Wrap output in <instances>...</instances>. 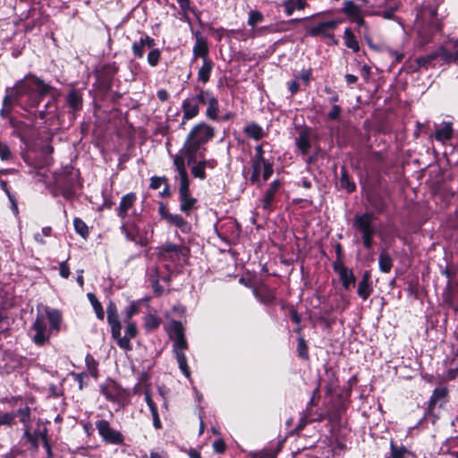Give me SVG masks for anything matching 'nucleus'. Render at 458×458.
Here are the masks:
<instances>
[{
	"label": "nucleus",
	"instance_id": "f257e3e1",
	"mask_svg": "<svg viewBox=\"0 0 458 458\" xmlns=\"http://www.w3.org/2000/svg\"><path fill=\"white\" fill-rule=\"evenodd\" d=\"M214 136L215 130L212 126L203 122L196 124L187 135L179 154L175 156H182L183 159H187L188 164L195 163L198 155L202 157V154H199L201 146L208 142Z\"/></svg>",
	"mask_w": 458,
	"mask_h": 458
},
{
	"label": "nucleus",
	"instance_id": "f03ea898",
	"mask_svg": "<svg viewBox=\"0 0 458 458\" xmlns=\"http://www.w3.org/2000/svg\"><path fill=\"white\" fill-rule=\"evenodd\" d=\"M169 334L174 338V352L179 368L187 377H190V369L187 365L186 356L182 352L188 347L182 323L175 320L172 321L169 326Z\"/></svg>",
	"mask_w": 458,
	"mask_h": 458
},
{
	"label": "nucleus",
	"instance_id": "7ed1b4c3",
	"mask_svg": "<svg viewBox=\"0 0 458 458\" xmlns=\"http://www.w3.org/2000/svg\"><path fill=\"white\" fill-rule=\"evenodd\" d=\"M376 216L372 212H366L361 215H355L352 226L361 233L363 245L370 249L373 243V236L376 233L374 221Z\"/></svg>",
	"mask_w": 458,
	"mask_h": 458
},
{
	"label": "nucleus",
	"instance_id": "20e7f679",
	"mask_svg": "<svg viewBox=\"0 0 458 458\" xmlns=\"http://www.w3.org/2000/svg\"><path fill=\"white\" fill-rule=\"evenodd\" d=\"M121 230L128 240L141 246H146L152 237V231H148L145 226H141L140 221L123 222L121 225Z\"/></svg>",
	"mask_w": 458,
	"mask_h": 458
},
{
	"label": "nucleus",
	"instance_id": "39448f33",
	"mask_svg": "<svg viewBox=\"0 0 458 458\" xmlns=\"http://www.w3.org/2000/svg\"><path fill=\"white\" fill-rule=\"evenodd\" d=\"M31 329L35 332L32 336V340L37 345H43L48 342L50 338V330L47 327V322L44 316H37Z\"/></svg>",
	"mask_w": 458,
	"mask_h": 458
},
{
	"label": "nucleus",
	"instance_id": "423d86ee",
	"mask_svg": "<svg viewBox=\"0 0 458 458\" xmlns=\"http://www.w3.org/2000/svg\"><path fill=\"white\" fill-rule=\"evenodd\" d=\"M159 250V255L162 259L172 261H180L182 257H186L188 251L183 246L168 242L161 246Z\"/></svg>",
	"mask_w": 458,
	"mask_h": 458
},
{
	"label": "nucleus",
	"instance_id": "0eeeda50",
	"mask_svg": "<svg viewBox=\"0 0 458 458\" xmlns=\"http://www.w3.org/2000/svg\"><path fill=\"white\" fill-rule=\"evenodd\" d=\"M174 165L179 174L180 186H179V196L190 194L189 189V177L186 171L184 159L182 156L173 157Z\"/></svg>",
	"mask_w": 458,
	"mask_h": 458
},
{
	"label": "nucleus",
	"instance_id": "6e6552de",
	"mask_svg": "<svg viewBox=\"0 0 458 458\" xmlns=\"http://www.w3.org/2000/svg\"><path fill=\"white\" fill-rule=\"evenodd\" d=\"M96 427L99 435L107 442L112 444H121L123 442V436L120 432L113 429L108 421L105 420H98Z\"/></svg>",
	"mask_w": 458,
	"mask_h": 458
},
{
	"label": "nucleus",
	"instance_id": "1a4fd4ad",
	"mask_svg": "<svg viewBox=\"0 0 458 458\" xmlns=\"http://www.w3.org/2000/svg\"><path fill=\"white\" fill-rule=\"evenodd\" d=\"M260 174H262L263 181H267L273 174L272 164L270 162L254 160L252 163V174L250 176V182L252 183H259Z\"/></svg>",
	"mask_w": 458,
	"mask_h": 458
},
{
	"label": "nucleus",
	"instance_id": "9d476101",
	"mask_svg": "<svg viewBox=\"0 0 458 458\" xmlns=\"http://www.w3.org/2000/svg\"><path fill=\"white\" fill-rule=\"evenodd\" d=\"M29 84H27L24 81H20L15 89H13V92L5 95L3 100V106H8L14 101L15 99L21 98L23 95L28 94L30 91L33 90Z\"/></svg>",
	"mask_w": 458,
	"mask_h": 458
},
{
	"label": "nucleus",
	"instance_id": "9b49d317",
	"mask_svg": "<svg viewBox=\"0 0 458 458\" xmlns=\"http://www.w3.org/2000/svg\"><path fill=\"white\" fill-rule=\"evenodd\" d=\"M156 46L155 40L148 35L141 37L140 40L133 42L131 49L137 58H142L146 48H153Z\"/></svg>",
	"mask_w": 458,
	"mask_h": 458
},
{
	"label": "nucleus",
	"instance_id": "f8f14e48",
	"mask_svg": "<svg viewBox=\"0 0 458 458\" xmlns=\"http://www.w3.org/2000/svg\"><path fill=\"white\" fill-rule=\"evenodd\" d=\"M107 321L111 327L113 337H118L121 335V323L119 321L116 307L114 303H109L106 309Z\"/></svg>",
	"mask_w": 458,
	"mask_h": 458
},
{
	"label": "nucleus",
	"instance_id": "ddd939ff",
	"mask_svg": "<svg viewBox=\"0 0 458 458\" xmlns=\"http://www.w3.org/2000/svg\"><path fill=\"white\" fill-rule=\"evenodd\" d=\"M335 270L338 273L342 284L345 290H350L354 286L355 276L351 269L342 264H335Z\"/></svg>",
	"mask_w": 458,
	"mask_h": 458
},
{
	"label": "nucleus",
	"instance_id": "4468645a",
	"mask_svg": "<svg viewBox=\"0 0 458 458\" xmlns=\"http://www.w3.org/2000/svg\"><path fill=\"white\" fill-rule=\"evenodd\" d=\"M135 201L136 195L133 192L123 196L117 210L118 216L125 219L129 216V211L132 208Z\"/></svg>",
	"mask_w": 458,
	"mask_h": 458
},
{
	"label": "nucleus",
	"instance_id": "2eb2a0df",
	"mask_svg": "<svg viewBox=\"0 0 458 458\" xmlns=\"http://www.w3.org/2000/svg\"><path fill=\"white\" fill-rule=\"evenodd\" d=\"M182 109L183 113L182 124H184L186 121L196 117L199 112V107L195 103V100H192L191 97L183 100Z\"/></svg>",
	"mask_w": 458,
	"mask_h": 458
},
{
	"label": "nucleus",
	"instance_id": "dca6fc26",
	"mask_svg": "<svg viewBox=\"0 0 458 458\" xmlns=\"http://www.w3.org/2000/svg\"><path fill=\"white\" fill-rule=\"evenodd\" d=\"M337 26V21H327L319 23L318 25L312 27L310 30V35L316 36H324V37H331L330 32L334 30Z\"/></svg>",
	"mask_w": 458,
	"mask_h": 458
},
{
	"label": "nucleus",
	"instance_id": "f3484780",
	"mask_svg": "<svg viewBox=\"0 0 458 458\" xmlns=\"http://www.w3.org/2000/svg\"><path fill=\"white\" fill-rule=\"evenodd\" d=\"M372 293V286L370 284V273L365 271L362 278L358 284L357 293L362 300H367Z\"/></svg>",
	"mask_w": 458,
	"mask_h": 458
},
{
	"label": "nucleus",
	"instance_id": "a211bd4d",
	"mask_svg": "<svg viewBox=\"0 0 458 458\" xmlns=\"http://www.w3.org/2000/svg\"><path fill=\"white\" fill-rule=\"evenodd\" d=\"M253 293L260 302L267 305L273 303L276 299L274 291L267 286L254 289Z\"/></svg>",
	"mask_w": 458,
	"mask_h": 458
},
{
	"label": "nucleus",
	"instance_id": "6ab92c4d",
	"mask_svg": "<svg viewBox=\"0 0 458 458\" xmlns=\"http://www.w3.org/2000/svg\"><path fill=\"white\" fill-rule=\"evenodd\" d=\"M213 68V63L208 58H204L203 64L198 72V80L203 84L209 81L210 73Z\"/></svg>",
	"mask_w": 458,
	"mask_h": 458
},
{
	"label": "nucleus",
	"instance_id": "aec40b11",
	"mask_svg": "<svg viewBox=\"0 0 458 458\" xmlns=\"http://www.w3.org/2000/svg\"><path fill=\"white\" fill-rule=\"evenodd\" d=\"M208 53V47L207 41L200 36H197L196 43L193 47V56L194 58L202 57L207 58Z\"/></svg>",
	"mask_w": 458,
	"mask_h": 458
},
{
	"label": "nucleus",
	"instance_id": "412c9836",
	"mask_svg": "<svg viewBox=\"0 0 458 458\" xmlns=\"http://www.w3.org/2000/svg\"><path fill=\"white\" fill-rule=\"evenodd\" d=\"M191 168V174L194 177L199 178L200 180H204L206 178L205 168L207 166H213V163L205 159H202L197 163Z\"/></svg>",
	"mask_w": 458,
	"mask_h": 458
},
{
	"label": "nucleus",
	"instance_id": "4be33fe9",
	"mask_svg": "<svg viewBox=\"0 0 458 458\" xmlns=\"http://www.w3.org/2000/svg\"><path fill=\"white\" fill-rule=\"evenodd\" d=\"M197 94L191 96L192 100H195V103L198 106L199 105H207L210 102L211 98L214 96L212 92L209 90H204L202 89H196Z\"/></svg>",
	"mask_w": 458,
	"mask_h": 458
},
{
	"label": "nucleus",
	"instance_id": "5701e85b",
	"mask_svg": "<svg viewBox=\"0 0 458 458\" xmlns=\"http://www.w3.org/2000/svg\"><path fill=\"white\" fill-rule=\"evenodd\" d=\"M180 199V210L185 214H189L193 208L197 199L190 196V194L179 196Z\"/></svg>",
	"mask_w": 458,
	"mask_h": 458
},
{
	"label": "nucleus",
	"instance_id": "b1692460",
	"mask_svg": "<svg viewBox=\"0 0 458 458\" xmlns=\"http://www.w3.org/2000/svg\"><path fill=\"white\" fill-rule=\"evenodd\" d=\"M296 144L298 148L301 151L302 154H307L310 148V135L306 130H303L300 132L298 138L296 139Z\"/></svg>",
	"mask_w": 458,
	"mask_h": 458
},
{
	"label": "nucleus",
	"instance_id": "393cba45",
	"mask_svg": "<svg viewBox=\"0 0 458 458\" xmlns=\"http://www.w3.org/2000/svg\"><path fill=\"white\" fill-rule=\"evenodd\" d=\"M244 132L251 139L259 140L265 136L264 130L257 123H250L244 128Z\"/></svg>",
	"mask_w": 458,
	"mask_h": 458
},
{
	"label": "nucleus",
	"instance_id": "a878e982",
	"mask_svg": "<svg viewBox=\"0 0 458 458\" xmlns=\"http://www.w3.org/2000/svg\"><path fill=\"white\" fill-rule=\"evenodd\" d=\"M164 218L172 225H174L182 231H185L188 228L187 222L183 219L181 215H173L170 213H164Z\"/></svg>",
	"mask_w": 458,
	"mask_h": 458
},
{
	"label": "nucleus",
	"instance_id": "bb28decb",
	"mask_svg": "<svg viewBox=\"0 0 458 458\" xmlns=\"http://www.w3.org/2000/svg\"><path fill=\"white\" fill-rule=\"evenodd\" d=\"M378 265H379V268L382 272H384V273L390 272L392 266H393V261H392L390 255L386 250H382L380 252L379 257H378Z\"/></svg>",
	"mask_w": 458,
	"mask_h": 458
},
{
	"label": "nucleus",
	"instance_id": "cd10ccee",
	"mask_svg": "<svg viewBox=\"0 0 458 458\" xmlns=\"http://www.w3.org/2000/svg\"><path fill=\"white\" fill-rule=\"evenodd\" d=\"M453 137V128L450 123H446L444 126L437 130L435 138L439 141H445Z\"/></svg>",
	"mask_w": 458,
	"mask_h": 458
},
{
	"label": "nucleus",
	"instance_id": "c85d7f7f",
	"mask_svg": "<svg viewBox=\"0 0 458 458\" xmlns=\"http://www.w3.org/2000/svg\"><path fill=\"white\" fill-rule=\"evenodd\" d=\"M208 108L206 111V116L211 120H216L218 118L219 113V105L217 98L213 96L210 99V102L207 104Z\"/></svg>",
	"mask_w": 458,
	"mask_h": 458
},
{
	"label": "nucleus",
	"instance_id": "c756f323",
	"mask_svg": "<svg viewBox=\"0 0 458 458\" xmlns=\"http://www.w3.org/2000/svg\"><path fill=\"white\" fill-rule=\"evenodd\" d=\"M339 184L342 189L346 190L349 193L354 191L356 188L354 182L350 180L349 175L344 168H343L341 171Z\"/></svg>",
	"mask_w": 458,
	"mask_h": 458
},
{
	"label": "nucleus",
	"instance_id": "7c9ffc66",
	"mask_svg": "<svg viewBox=\"0 0 458 458\" xmlns=\"http://www.w3.org/2000/svg\"><path fill=\"white\" fill-rule=\"evenodd\" d=\"M284 5L287 15H291L295 9L303 10L307 4L305 0H285Z\"/></svg>",
	"mask_w": 458,
	"mask_h": 458
},
{
	"label": "nucleus",
	"instance_id": "2f4dec72",
	"mask_svg": "<svg viewBox=\"0 0 458 458\" xmlns=\"http://www.w3.org/2000/svg\"><path fill=\"white\" fill-rule=\"evenodd\" d=\"M344 41L345 46L354 52H358L360 49L359 43L355 38V36L352 32L351 29H346L344 31Z\"/></svg>",
	"mask_w": 458,
	"mask_h": 458
},
{
	"label": "nucleus",
	"instance_id": "473e14b6",
	"mask_svg": "<svg viewBox=\"0 0 458 458\" xmlns=\"http://www.w3.org/2000/svg\"><path fill=\"white\" fill-rule=\"evenodd\" d=\"M344 12L351 19L358 17V15L360 13V6L353 4L352 1H345L344 3Z\"/></svg>",
	"mask_w": 458,
	"mask_h": 458
},
{
	"label": "nucleus",
	"instance_id": "72a5a7b5",
	"mask_svg": "<svg viewBox=\"0 0 458 458\" xmlns=\"http://www.w3.org/2000/svg\"><path fill=\"white\" fill-rule=\"evenodd\" d=\"M67 102L70 105V106L75 111L81 108L82 99L80 94H78L74 90H72L69 92L67 96Z\"/></svg>",
	"mask_w": 458,
	"mask_h": 458
},
{
	"label": "nucleus",
	"instance_id": "f704fd0d",
	"mask_svg": "<svg viewBox=\"0 0 458 458\" xmlns=\"http://www.w3.org/2000/svg\"><path fill=\"white\" fill-rule=\"evenodd\" d=\"M87 296L96 312L98 318L103 319L105 313L101 303L98 301L94 293H89L87 294Z\"/></svg>",
	"mask_w": 458,
	"mask_h": 458
},
{
	"label": "nucleus",
	"instance_id": "c9c22d12",
	"mask_svg": "<svg viewBox=\"0 0 458 458\" xmlns=\"http://www.w3.org/2000/svg\"><path fill=\"white\" fill-rule=\"evenodd\" d=\"M439 56V53L432 52L427 55L418 57L416 59V64L419 67L427 68L431 63L436 60Z\"/></svg>",
	"mask_w": 458,
	"mask_h": 458
},
{
	"label": "nucleus",
	"instance_id": "e433bc0d",
	"mask_svg": "<svg viewBox=\"0 0 458 458\" xmlns=\"http://www.w3.org/2000/svg\"><path fill=\"white\" fill-rule=\"evenodd\" d=\"M390 458H404L409 453L403 445H396L394 442L390 444Z\"/></svg>",
	"mask_w": 458,
	"mask_h": 458
},
{
	"label": "nucleus",
	"instance_id": "4c0bfd02",
	"mask_svg": "<svg viewBox=\"0 0 458 458\" xmlns=\"http://www.w3.org/2000/svg\"><path fill=\"white\" fill-rule=\"evenodd\" d=\"M29 77H30V75ZM31 79H32L33 84L36 87L35 89L38 92V94L40 96L47 95L49 92V90L51 89V87L49 85L46 84L42 80H40L38 78H35L33 76H31Z\"/></svg>",
	"mask_w": 458,
	"mask_h": 458
},
{
	"label": "nucleus",
	"instance_id": "58836bf2",
	"mask_svg": "<svg viewBox=\"0 0 458 458\" xmlns=\"http://www.w3.org/2000/svg\"><path fill=\"white\" fill-rule=\"evenodd\" d=\"M47 318L52 329L59 330L61 323V315L57 310H50L47 312Z\"/></svg>",
	"mask_w": 458,
	"mask_h": 458
},
{
	"label": "nucleus",
	"instance_id": "ea45409f",
	"mask_svg": "<svg viewBox=\"0 0 458 458\" xmlns=\"http://www.w3.org/2000/svg\"><path fill=\"white\" fill-rule=\"evenodd\" d=\"M73 225L75 231L83 238H86L89 235L88 226L81 219L75 218L73 220Z\"/></svg>",
	"mask_w": 458,
	"mask_h": 458
},
{
	"label": "nucleus",
	"instance_id": "a19ab883",
	"mask_svg": "<svg viewBox=\"0 0 458 458\" xmlns=\"http://www.w3.org/2000/svg\"><path fill=\"white\" fill-rule=\"evenodd\" d=\"M149 49H150V51L148 54V57H147L148 63L150 66L155 67L159 63L161 53L157 48H155V47L153 48H149Z\"/></svg>",
	"mask_w": 458,
	"mask_h": 458
},
{
	"label": "nucleus",
	"instance_id": "79ce46f5",
	"mask_svg": "<svg viewBox=\"0 0 458 458\" xmlns=\"http://www.w3.org/2000/svg\"><path fill=\"white\" fill-rule=\"evenodd\" d=\"M437 53H439V56L446 63H458L455 58V52H449L444 47H440Z\"/></svg>",
	"mask_w": 458,
	"mask_h": 458
},
{
	"label": "nucleus",
	"instance_id": "37998d69",
	"mask_svg": "<svg viewBox=\"0 0 458 458\" xmlns=\"http://www.w3.org/2000/svg\"><path fill=\"white\" fill-rule=\"evenodd\" d=\"M298 354L301 358L307 360L309 358V351L308 345L303 339V337L298 338V346H297Z\"/></svg>",
	"mask_w": 458,
	"mask_h": 458
},
{
	"label": "nucleus",
	"instance_id": "c03bdc74",
	"mask_svg": "<svg viewBox=\"0 0 458 458\" xmlns=\"http://www.w3.org/2000/svg\"><path fill=\"white\" fill-rule=\"evenodd\" d=\"M14 419H15L14 413L0 411V427L12 426L14 421Z\"/></svg>",
	"mask_w": 458,
	"mask_h": 458
},
{
	"label": "nucleus",
	"instance_id": "a18cd8bd",
	"mask_svg": "<svg viewBox=\"0 0 458 458\" xmlns=\"http://www.w3.org/2000/svg\"><path fill=\"white\" fill-rule=\"evenodd\" d=\"M447 394V390L445 388H437L434 390L433 394L429 401V409L436 403L438 399L444 398Z\"/></svg>",
	"mask_w": 458,
	"mask_h": 458
},
{
	"label": "nucleus",
	"instance_id": "49530a36",
	"mask_svg": "<svg viewBox=\"0 0 458 458\" xmlns=\"http://www.w3.org/2000/svg\"><path fill=\"white\" fill-rule=\"evenodd\" d=\"M264 19L263 14L259 11H252L250 13L248 24L254 27L256 24L261 22Z\"/></svg>",
	"mask_w": 458,
	"mask_h": 458
},
{
	"label": "nucleus",
	"instance_id": "de8ad7c7",
	"mask_svg": "<svg viewBox=\"0 0 458 458\" xmlns=\"http://www.w3.org/2000/svg\"><path fill=\"white\" fill-rule=\"evenodd\" d=\"M52 233V229L51 227L47 226V227H44L42 228L41 230V233H37L35 235H34V239L37 242L40 243V244H44L45 243V241H44V237H48L50 236Z\"/></svg>",
	"mask_w": 458,
	"mask_h": 458
},
{
	"label": "nucleus",
	"instance_id": "09e8293b",
	"mask_svg": "<svg viewBox=\"0 0 458 458\" xmlns=\"http://www.w3.org/2000/svg\"><path fill=\"white\" fill-rule=\"evenodd\" d=\"M0 158L9 160L12 158V152L6 143L0 141Z\"/></svg>",
	"mask_w": 458,
	"mask_h": 458
},
{
	"label": "nucleus",
	"instance_id": "8fccbe9b",
	"mask_svg": "<svg viewBox=\"0 0 458 458\" xmlns=\"http://www.w3.org/2000/svg\"><path fill=\"white\" fill-rule=\"evenodd\" d=\"M160 324V320L154 315H148L145 319V326L148 329H155Z\"/></svg>",
	"mask_w": 458,
	"mask_h": 458
},
{
	"label": "nucleus",
	"instance_id": "3c124183",
	"mask_svg": "<svg viewBox=\"0 0 458 458\" xmlns=\"http://www.w3.org/2000/svg\"><path fill=\"white\" fill-rule=\"evenodd\" d=\"M275 191L267 190L265 192L264 198L262 199V205L265 209H268L271 206V203L274 200Z\"/></svg>",
	"mask_w": 458,
	"mask_h": 458
},
{
	"label": "nucleus",
	"instance_id": "603ef678",
	"mask_svg": "<svg viewBox=\"0 0 458 458\" xmlns=\"http://www.w3.org/2000/svg\"><path fill=\"white\" fill-rule=\"evenodd\" d=\"M117 341V344L124 350H131V345L130 344V338L127 336L121 337V335L118 337H114Z\"/></svg>",
	"mask_w": 458,
	"mask_h": 458
},
{
	"label": "nucleus",
	"instance_id": "864d4df0",
	"mask_svg": "<svg viewBox=\"0 0 458 458\" xmlns=\"http://www.w3.org/2000/svg\"><path fill=\"white\" fill-rule=\"evenodd\" d=\"M399 5L398 4H394V5L390 6L386 10L379 13L378 14L381 15L385 19H392L394 17V13L398 9Z\"/></svg>",
	"mask_w": 458,
	"mask_h": 458
},
{
	"label": "nucleus",
	"instance_id": "5fc2aeb1",
	"mask_svg": "<svg viewBox=\"0 0 458 458\" xmlns=\"http://www.w3.org/2000/svg\"><path fill=\"white\" fill-rule=\"evenodd\" d=\"M137 335V327L136 325L133 322H129L125 328V336L129 337L130 339H132Z\"/></svg>",
	"mask_w": 458,
	"mask_h": 458
},
{
	"label": "nucleus",
	"instance_id": "6e6d98bb",
	"mask_svg": "<svg viewBox=\"0 0 458 458\" xmlns=\"http://www.w3.org/2000/svg\"><path fill=\"white\" fill-rule=\"evenodd\" d=\"M59 274L64 278H68L70 276V268L66 261H63L59 265Z\"/></svg>",
	"mask_w": 458,
	"mask_h": 458
},
{
	"label": "nucleus",
	"instance_id": "4d7b16f0",
	"mask_svg": "<svg viewBox=\"0 0 458 458\" xmlns=\"http://www.w3.org/2000/svg\"><path fill=\"white\" fill-rule=\"evenodd\" d=\"M139 309L138 306L135 303H131L126 309H125V315L126 318L129 320L131 318V317L138 312Z\"/></svg>",
	"mask_w": 458,
	"mask_h": 458
},
{
	"label": "nucleus",
	"instance_id": "13d9d810",
	"mask_svg": "<svg viewBox=\"0 0 458 458\" xmlns=\"http://www.w3.org/2000/svg\"><path fill=\"white\" fill-rule=\"evenodd\" d=\"M163 183H165V179L161 177H152L150 182V187L152 189H159Z\"/></svg>",
	"mask_w": 458,
	"mask_h": 458
},
{
	"label": "nucleus",
	"instance_id": "bf43d9fd",
	"mask_svg": "<svg viewBox=\"0 0 458 458\" xmlns=\"http://www.w3.org/2000/svg\"><path fill=\"white\" fill-rule=\"evenodd\" d=\"M341 113V107L337 105H334L328 113V118L331 120H336Z\"/></svg>",
	"mask_w": 458,
	"mask_h": 458
},
{
	"label": "nucleus",
	"instance_id": "052dcab7",
	"mask_svg": "<svg viewBox=\"0 0 458 458\" xmlns=\"http://www.w3.org/2000/svg\"><path fill=\"white\" fill-rule=\"evenodd\" d=\"M145 401L148 403V406L149 407L151 413H155V411H157V408L148 392L145 393Z\"/></svg>",
	"mask_w": 458,
	"mask_h": 458
},
{
	"label": "nucleus",
	"instance_id": "680f3d73",
	"mask_svg": "<svg viewBox=\"0 0 458 458\" xmlns=\"http://www.w3.org/2000/svg\"><path fill=\"white\" fill-rule=\"evenodd\" d=\"M18 412L21 414V421L27 424L30 420V409L28 407L20 409Z\"/></svg>",
	"mask_w": 458,
	"mask_h": 458
},
{
	"label": "nucleus",
	"instance_id": "e2e57ef3",
	"mask_svg": "<svg viewBox=\"0 0 458 458\" xmlns=\"http://www.w3.org/2000/svg\"><path fill=\"white\" fill-rule=\"evenodd\" d=\"M213 448L216 453L222 454L225 450V445L223 440H216L213 443Z\"/></svg>",
	"mask_w": 458,
	"mask_h": 458
},
{
	"label": "nucleus",
	"instance_id": "0e129e2a",
	"mask_svg": "<svg viewBox=\"0 0 458 458\" xmlns=\"http://www.w3.org/2000/svg\"><path fill=\"white\" fill-rule=\"evenodd\" d=\"M387 52L392 57L394 58L395 62L397 63L401 62L404 56L403 53H401L396 50L388 49Z\"/></svg>",
	"mask_w": 458,
	"mask_h": 458
},
{
	"label": "nucleus",
	"instance_id": "69168bd1",
	"mask_svg": "<svg viewBox=\"0 0 458 458\" xmlns=\"http://www.w3.org/2000/svg\"><path fill=\"white\" fill-rule=\"evenodd\" d=\"M255 149H256V153H257L255 161L268 162L263 157V150H262L261 146H257Z\"/></svg>",
	"mask_w": 458,
	"mask_h": 458
},
{
	"label": "nucleus",
	"instance_id": "338daca9",
	"mask_svg": "<svg viewBox=\"0 0 458 458\" xmlns=\"http://www.w3.org/2000/svg\"><path fill=\"white\" fill-rule=\"evenodd\" d=\"M300 78L306 83L308 84L309 81H310V71H306V70H303L301 71V74H300Z\"/></svg>",
	"mask_w": 458,
	"mask_h": 458
},
{
	"label": "nucleus",
	"instance_id": "774afa93",
	"mask_svg": "<svg viewBox=\"0 0 458 458\" xmlns=\"http://www.w3.org/2000/svg\"><path fill=\"white\" fill-rule=\"evenodd\" d=\"M289 89L292 94H295L299 90V83L296 81L289 82Z\"/></svg>",
	"mask_w": 458,
	"mask_h": 458
}]
</instances>
